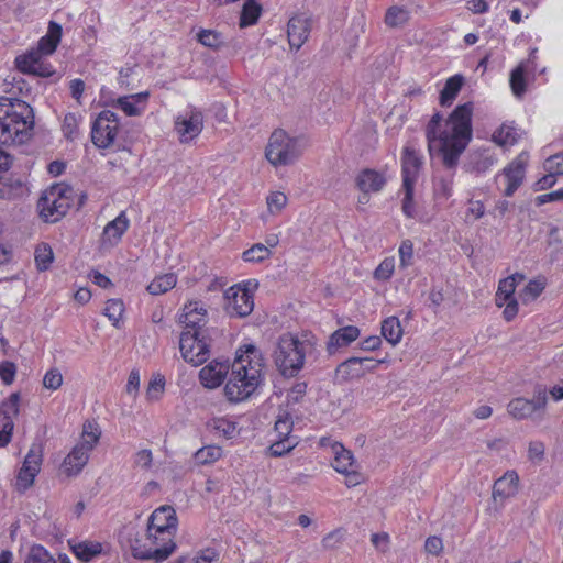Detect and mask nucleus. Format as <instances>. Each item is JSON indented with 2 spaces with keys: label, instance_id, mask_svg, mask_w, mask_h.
I'll return each mask as SVG.
<instances>
[{
  "label": "nucleus",
  "instance_id": "nucleus-1",
  "mask_svg": "<svg viewBox=\"0 0 563 563\" xmlns=\"http://www.w3.org/2000/svg\"><path fill=\"white\" fill-rule=\"evenodd\" d=\"M474 104L465 102L457 106L444 121L435 112L426 126V139L430 155L437 152L446 168H454L460 156L472 140V117Z\"/></svg>",
  "mask_w": 563,
  "mask_h": 563
},
{
  "label": "nucleus",
  "instance_id": "nucleus-2",
  "mask_svg": "<svg viewBox=\"0 0 563 563\" xmlns=\"http://www.w3.org/2000/svg\"><path fill=\"white\" fill-rule=\"evenodd\" d=\"M33 128L34 113L27 102L12 98L0 99V143L23 144L31 137Z\"/></svg>",
  "mask_w": 563,
  "mask_h": 563
},
{
  "label": "nucleus",
  "instance_id": "nucleus-3",
  "mask_svg": "<svg viewBox=\"0 0 563 563\" xmlns=\"http://www.w3.org/2000/svg\"><path fill=\"white\" fill-rule=\"evenodd\" d=\"M312 344L292 333L282 334L273 353L274 363L284 377H295L302 369L308 349Z\"/></svg>",
  "mask_w": 563,
  "mask_h": 563
},
{
  "label": "nucleus",
  "instance_id": "nucleus-4",
  "mask_svg": "<svg viewBox=\"0 0 563 563\" xmlns=\"http://www.w3.org/2000/svg\"><path fill=\"white\" fill-rule=\"evenodd\" d=\"M232 373L224 386V395L231 402L247 399L260 386L261 378L256 369L247 368L239 360L232 363Z\"/></svg>",
  "mask_w": 563,
  "mask_h": 563
},
{
  "label": "nucleus",
  "instance_id": "nucleus-5",
  "mask_svg": "<svg viewBox=\"0 0 563 563\" xmlns=\"http://www.w3.org/2000/svg\"><path fill=\"white\" fill-rule=\"evenodd\" d=\"M301 153L297 137H291L284 130H275L269 137L265 156L274 166H286L297 161Z\"/></svg>",
  "mask_w": 563,
  "mask_h": 563
},
{
  "label": "nucleus",
  "instance_id": "nucleus-6",
  "mask_svg": "<svg viewBox=\"0 0 563 563\" xmlns=\"http://www.w3.org/2000/svg\"><path fill=\"white\" fill-rule=\"evenodd\" d=\"M217 332H181L178 350L184 361L197 367L207 362L211 355L212 335Z\"/></svg>",
  "mask_w": 563,
  "mask_h": 563
},
{
  "label": "nucleus",
  "instance_id": "nucleus-7",
  "mask_svg": "<svg viewBox=\"0 0 563 563\" xmlns=\"http://www.w3.org/2000/svg\"><path fill=\"white\" fill-rule=\"evenodd\" d=\"M73 190L65 186H52L40 198L37 208L45 221L56 222L64 217L71 206Z\"/></svg>",
  "mask_w": 563,
  "mask_h": 563
},
{
  "label": "nucleus",
  "instance_id": "nucleus-8",
  "mask_svg": "<svg viewBox=\"0 0 563 563\" xmlns=\"http://www.w3.org/2000/svg\"><path fill=\"white\" fill-rule=\"evenodd\" d=\"M548 402L545 388L539 386L532 399L517 397L507 405L508 413L516 420L528 418L542 419Z\"/></svg>",
  "mask_w": 563,
  "mask_h": 563
},
{
  "label": "nucleus",
  "instance_id": "nucleus-9",
  "mask_svg": "<svg viewBox=\"0 0 563 563\" xmlns=\"http://www.w3.org/2000/svg\"><path fill=\"white\" fill-rule=\"evenodd\" d=\"M251 282L231 286L224 291V309L230 317L244 318L254 309V298L247 288Z\"/></svg>",
  "mask_w": 563,
  "mask_h": 563
},
{
  "label": "nucleus",
  "instance_id": "nucleus-10",
  "mask_svg": "<svg viewBox=\"0 0 563 563\" xmlns=\"http://www.w3.org/2000/svg\"><path fill=\"white\" fill-rule=\"evenodd\" d=\"M118 115L110 111L103 110L93 121L91 128V140L98 148H108L113 145L119 133Z\"/></svg>",
  "mask_w": 563,
  "mask_h": 563
},
{
  "label": "nucleus",
  "instance_id": "nucleus-11",
  "mask_svg": "<svg viewBox=\"0 0 563 563\" xmlns=\"http://www.w3.org/2000/svg\"><path fill=\"white\" fill-rule=\"evenodd\" d=\"M179 322L184 325L181 332H217V329L206 328L208 311L206 303L200 300H192L184 306Z\"/></svg>",
  "mask_w": 563,
  "mask_h": 563
},
{
  "label": "nucleus",
  "instance_id": "nucleus-12",
  "mask_svg": "<svg viewBox=\"0 0 563 563\" xmlns=\"http://www.w3.org/2000/svg\"><path fill=\"white\" fill-rule=\"evenodd\" d=\"M19 394L13 393L0 406V448L11 441L13 420L19 413Z\"/></svg>",
  "mask_w": 563,
  "mask_h": 563
},
{
  "label": "nucleus",
  "instance_id": "nucleus-13",
  "mask_svg": "<svg viewBox=\"0 0 563 563\" xmlns=\"http://www.w3.org/2000/svg\"><path fill=\"white\" fill-rule=\"evenodd\" d=\"M43 56L44 55H41L37 51H29L15 58V66L24 74L38 77H49L55 73V70L51 64L43 59Z\"/></svg>",
  "mask_w": 563,
  "mask_h": 563
},
{
  "label": "nucleus",
  "instance_id": "nucleus-14",
  "mask_svg": "<svg viewBox=\"0 0 563 563\" xmlns=\"http://www.w3.org/2000/svg\"><path fill=\"white\" fill-rule=\"evenodd\" d=\"M310 32V15L307 13H298L291 16L287 24V36L290 47L298 51L307 42Z\"/></svg>",
  "mask_w": 563,
  "mask_h": 563
},
{
  "label": "nucleus",
  "instance_id": "nucleus-15",
  "mask_svg": "<svg viewBox=\"0 0 563 563\" xmlns=\"http://www.w3.org/2000/svg\"><path fill=\"white\" fill-rule=\"evenodd\" d=\"M232 364L229 360H213L199 372V379L203 387L213 389L219 387L227 377Z\"/></svg>",
  "mask_w": 563,
  "mask_h": 563
},
{
  "label": "nucleus",
  "instance_id": "nucleus-16",
  "mask_svg": "<svg viewBox=\"0 0 563 563\" xmlns=\"http://www.w3.org/2000/svg\"><path fill=\"white\" fill-rule=\"evenodd\" d=\"M203 129L202 112L196 109L185 113L181 121L178 120V142L190 143L197 139Z\"/></svg>",
  "mask_w": 563,
  "mask_h": 563
},
{
  "label": "nucleus",
  "instance_id": "nucleus-17",
  "mask_svg": "<svg viewBox=\"0 0 563 563\" xmlns=\"http://www.w3.org/2000/svg\"><path fill=\"white\" fill-rule=\"evenodd\" d=\"M528 161L529 154L527 152H522L507 167L504 168V175L507 179L505 196L511 197L521 186L525 178Z\"/></svg>",
  "mask_w": 563,
  "mask_h": 563
},
{
  "label": "nucleus",
  "instance_id": "nucleus-18",
  "mask_svg": "<svg viewBox=\"0 0 563 563\" xmlns=\"http://www.w3.org/2000/svg\"><path fill=\"white\" fill-rule=\"evenodd\" d=\"M519 489V476L516 471H507L501 477L495 481L492 496L495 501L503 504L506 499L517 495Z\"/></svg>",
  "mask_w": 563,
  "mask_h": 563
},
{
  "label": "nucleus",
  "instance_id": "nucleus-19",
  "mask_svg": "<svg viewBox=\"0 0 563 563\" xmlns=\"http://www.w3.org/2000/svg\"><path fill=\"white\" fill-rule=\"evenodd\" d=\"M129 219L125 212H121L115 219L110 221L103 229L100 246L102 249H110L119 243L122 235L129 228Z\"/></svg>",
  "mask_w": 563,
  "mask_h": 563
},
{
  "label": "nucleus",
  "instance_id": "nucleus-20",
  "mask_svg": "<svg viewBox=\"0 0 563 563\" xmlns=\"http://www.w3.org/2000/svg\"><path fill=\"white\" fill-rule=\"evenodd\" d=\"M421 166L420 155L412 147L406 146L401 157L402 185L408 183L410 186H415Z\"/></svg>",
  "mask_w": 563,
  "mask_h": 563
},
{
  "label": "nucleus",
  "instance_id": "nucleus-21",
  "mask_svg": "<svg viewBox=\"0 0 563 563\" xmlns=\"http://www.w3.org/2000/svg\"><path fill=\"white\" fill-rule=\"evenodd\" d=\"M386 185L385 176L372 168H365L358 173L355 178L356 188L364 195L378 192Z\"/></svg>",
  "mask_w": 563,
  "mask_h": 563
},
{
  "label": "nucleus",
  "instance_id": "nucleus-22",
  "mask_svg": "<svg viewBox=\"0 0 563 563\" xmlns=\"http://www.w3.org/2000/svg\"><path fill=\"white\" fill-rule=\"evenodd\" d=\"M130 549L132 555L139 560H154L156 563L166 560L165 552L154 551L148 540H146V533L142 537L136 534L134 538H131Z\"/></svg>",
  "mask_w": 563,
  "mask_h": 563
},
{
  "label": "nucleus",
  "instance_id": "nucleus-23",
  "mask_svg": "<svg viewBox=\"0 0 563 563\" xmlns=\"http://www.w3.org/2000/svg\"><path fill=\"white\" fill-rule=\"evenodd\" d=\"M176 532L172 530H146V540L151 543L154 551H163L166 559L174 552Z\"/></svg>",
  "mask_w": 563,
  "mask_h": 563
},
{
  "label": "nucleus",
  "instance_id": "nucleus-24",
  "mask_svg": "<svg viewBox=\"0 0 563 563\" xmlns=\"http://www.w3.org/2000/svg\"><path fill=\"white\" fill-rule=\"evenodd\" d=\"M239 360L242 365H246L247 368L256 369L257 374L261 375L264 366L263 354L260 349L253 343H245L241 345L235 352V358ZM262 378V376H260Z\"/></svg>",
  "mask_w": 563,
  "mask_h": 563
},
{
  "label": "nucleus",
  "instance_id": "nucleus-25",
  "mask_svg": "<svg viewBox=\"0 0 563 563\" xmlns=\"http://www.w3.org/2000/svg\"><path fill=\"white\" fill-rule=\"evenodd\" d=\"M360 336V329L346 325L334 331L327 343L329 354H334L339 349L350 345Z\"/></svg>",
  "mask_w": 563,
  "mask_h": 563
},
{
  "label": "nucleus",
  "instance_id": "nucleus-26",
  "mask_svg": "<svg viewBox=\"0 0 563 563\" xmlns=\"http://www.w3.org/2000/svg\"><path fill=\"white\" fill-rule=\"evenodd\" d=\"M175 509L172 506H162L157 508L150 517L147 529L150 530H172L176 532Z\"/></svg>",
  "mask_w": 563,
  "mask_h": 563
},
{
  "label": "nucleus",
  "instance_id": "nucleus-27",
  "mask_svg": "<svg viewBox=\"0 0 563 563\" xmlns=\"http://www.w3.org/2000/svg\"><path fill=\"white\" fill-rule=\"evenodd\" d=\"M89 460V453L75 445L69 454L64 459L60 471L67 477L78 475Z\"/></svg>",
  "mask_w": 563,
  "mask_h": 563
},
{
  "label": "nucleus",
  "instance_id": "nucleus-28",
  "mask_svg": "<svg viewBox=\"0 0 563 563\" xmlns=\"http://www.w3.org/2000/svg\"><path fill=\"white\" fill-rule=\"evenodd\" d=\"M62 32L60 24L51 21L47 34L38 41L37 47L34 51L40 52L44 56L53 54L60 42Z\"/></svg>",
  "mask_w": 563,
  "mask_h": 563
},
{
  "label": "nucleus",
  "instance_id": "nucleus-29",
  "mask_svg": "<svg viewBox=\"0 0 563 563\" xmlns=\"http://www.w3.org/2000/svg\"><path fill=\"white\" fill-rule=\"evenodd\" d=\"M147 97L148 92L120 97L117 100V104L126 115L135 117L140 115L144 111Z\"/></svg>",
  "mask_w": 563,
  "mask_h": 563
},
{
  "label": "nucleus",
  "instance_id": "nucleus-30",
  "mask_svg": "<svg viewBox=\"0 0 563 563\" xmlns=\"http://www.w3.org/2000/svg\"><path fill=\"white\" fill-rule=\"evenodd\" d=\"M358 357H350L342 362L335 369V377L340 383L363 377V369L360 366Z\"/></svg>",
  "mask_w": 563,
  "mask_h": 563
},
{
  "label": "nucleus",
  "instance_id": "nucleus-31",
  "mask_svg": "<svg viewBox=\"0 0 563 563\" xmlns=\"http://www.w3.org/2000/svg\"><path fill=\"white\" fill-rule=\"evenodd\" d=\"M464 85V77L460 74L446 79L443 89L440 92V104L442 107L451 106Z\"/></svg>",
  "mask_w": 563,
  "mask_h": 563
},
{
  "label": "nucleus",
  "instance_id": "nucleus-32",
  "mask_svg": "<svg viewBox=\"0 0 563 563\" xmlns=\"http://www.w3.org/2000/svg\"><path fill=\"white\" fill-rule=\"evenodd\" d=\"M404 331L400 321L397 317L386 318L382 322V335L391 345H396L400 342Z\"/></svg>",
  "mask_w": 563,
  "mask_h": 563
},
{
  "label": "nucleus",
  "instance_id": "nucleus-33",
  "mask_svg": "<svg viewBox=\"0 0 563 563\" xmlns=\"http://www.w3.org/2000/svg\"><path fill=\"white\" fill-rule=\"evenodd\" d=\"M334 460L332 467L339 473H346L347 470L353 468L355 465L354 457L351 451L343 448L342 444L333 446Z\"/></svg>",
  "mask_w": 563,
  "mask_h": 563
},
{
  "label": "nucleus",
  "instance_id": "nucleus-34",
  "mask_svg": "<svg viewBox=\"0 0 563 563\" xmlns=\"http://www.w3.org/2000/svg\"><path fill=\"white\" fill-rule=\"evenodd\" d=\"M262 12V7L256 0H245L241 16H240V26L246 27L253 25L257 22Z\"/></svg>",
  "mask_w": 563,
  "mask_h": 563
},
{
  "label": "nucleus",
  "instance_id": "nucleus-35",
  "mask_svg": "<svg viewBox=\"0 0 563 563\" xmlns=\"http://www.w3.org/2000/svg\"><path fill=\"white\" fill-rule=\"evenodd\" d=\"M100 435L101 432L98 430L96 423L88 421L84 424L81 440L76 445L90 453L98 443Z\"/></svg>",
  "mask_w": 563,
  "mask_h": 563
},
{
  "label": "nucleus",
  "instance_id": "nucleus-36",
  "mask_svg": "<svg viewBox=\"0 0 563 563\" xmlns=\"http://www.w3.org/2000/svg\"><path fill=\"white\" fill-rule=\"evenodd\" d=\"M176 286V275L173 273L157 276L147 286V290L151 295H162L173 289Z\"/></svg>",
  "mask_w": 563,
  "mask_h": 563
},
{
  "label": "nucleus",
  "instance_id": "nucleus-37",
  "mask_svg": "<svg viewBox=\"0 0 563 563\" xmlns=\"http://www.w3.org/2000/svg\"><path fill=\"white\" fill-rule=\"evenodd\" d=\"M197 41L201 45L212 48V49H219L225 43L224 36L222 33L217 32L214 30H206V29H201L197 33Z\"/></svg>",
  "mask_w": 563,
  "mask_h": 563
},
{
  "label": "nucleus",
  "instance_id": "nucleus-38",
  "mask_svg": "<svg viewBox=\"0 0 563 563\" xmlns=\"http://www.w3.org/2000/svg\"><path fill=\"white\" fill-rule=\"evenodd\" d=\"M124 313V303L120 299H109L106 302L103 314L112 322L113 327L121 328V319Z\"/></svg>",
  "mask_w": 563,
  "mask_h": 563
},
{
  "label": "nucleus",
  "instance_id": "nucleus-39",
  "mask_svg": "<svg viewBox=\"0 0 563 563\" xmlns=\"http://www.w3.org/2000/svg\"><path fill=\"white\" fill-rule=\"evenodd\" d=\"M74 554L81 561L88 562L97 554H100L102 547L100 543L80 542L71 547Z\"/></svg>",
  "mask_w": 563,
  "mask_h": 563
},
{
  "label": "nucleus",
  "instance_id": "nucleus-40",
  "mask_svg": "<svg viewBox=\"0 0 563 563\" xmlns=\"http://www.w3.org/2000/svg\"><path fill=\"white\" fill-rule=\"evenodd\" d=\"M43 460V450L40 444H32L26 456L24 457L22 466L30 470L34 474H38Z\"/></svg>",
  "mask_w": 563,
  "mask_h": 563
},
{
  "label": "nucleus",
  "instance_id": "nucleus-41",
  "mask_svg": "<svg viewBox=\"0 0 563 563\" xmlns=\"http://www.w3.org/2000/svg\"><path fill=\"white\" fill-rule=\"evenodd\" d=\"M35 263L38 271L44 272L49 268L54 261V253L47 243L37 245L34 252Z\"/></svg>",
  "mask_w": 563,
  "mask_h": 563
},
{
  "label": "nucleus",
  "instance_id": "nucleus-42",
  "mask_svg": "<svg viewBox=\"0 0 563 563\" xmlns=\"http://www.w3.org/2000/svg\"><path fill=\"white\" fill-rule=\"evenodd\" d=\"M271 255L272 251L268 246L262 243H256L243 252L242 258L250 263H261Z\"/></svg>",
  "mask_w": 563,
  "mask_h": 563
},
{
  "label": "nucleus",
  "instance_id": "nucleus-43",
  "mask_svg": "<svg viewBox=\"0 0 563 563\" xmlns=\"http://www.w3.org/2000/svg\"><path fill=\"white\" fill-rule=\"evenodd\" d=\"M516 285L514 278H504L499 282L498 289L496 292V305L503 307L508 300L516 299L514 297Z\"/></svg>",
  "mask_w": 563,
  "mask_h": 563
},
{
  "label": "nucleus",
  "instance_id": "nucleus-44",
  "mask_svg": "<svg viewBox=\"0 0 563 563\" xmlns=\"http://www.w3.org/2000/svg\"><path fill=\"white\" fill-rule=\"evenodd\" d=\"M165 377L161 373L153 374L147 387H146V398L148 401L158 400L165 390Z\"/></svg>",
  "mask_w": 563,
  "mask_h": 563
},
{
  "label": "nucleus",
  "instance_id": "nucleus-45",
  "mask_svg": "<svg viewBox=\"0 0 563 563\" xmlns=\"http://www.w3.org/2000/svg\"><path fill=\"white\" fill-rule=\"evenodd\" d=\"M292 427L294 421L291 415L288 411H283L278 415L275 421L274 431L276 432L277 438L291 439L289 435L292 431Z\"/></svg>",
  "mask_w": 563,
  "mask_h": 563
},
{
  "label": "nucleus",
  "instance_id": "nucleus-46",
  "mask_svg": "<svg viewBox=\"0 0 563 563\" xmlns=\"http://www.w3.org/2000/svg\"><path fill=\"white\" fill-rule=\"evenodd\" d=\"M409 20V12L400 7H391L385 15V23L390 27H398L406 24Z\"/></svg>",
  "mask_w": 563,
  "mask_h": 563
},
{
  "label": "nucleus",
  "instance_id": "nucleus-47",
  "mask_svg": "<svg viewBox=\"0 0 563 563\" xmlns=\"http://www.w3.org/2000/svg\"><path fill=\"white\" fill-rule=\"evenodd\" d=\"M222 455V449L218 445H207L195 453L198 464H209L218 461Z\"/></svg>",
  "mask_w": 563,
  "mask_h": 563
},
{
  "label": "nucleus",
  "instance_id": "nucleus-48",
  "mask_svg": "<svg viewBox=\"0 0 563 563\" xmlns=\"http://www.w3.org/2000/svg\"><path fill=\"white\" fill-rule=\"evenodd\" d=\"M25 563H59V559L55 560L44 547L36 544L30 549Z\"/></svg>",
  "mask_w": 563,
  "mask_h": 563
},
{
  "label": "nucleus",
  "instance_id": "nucleus-49",
  "mask_svg": "<svg viewBox=\"0 0 563 563\" xmlns=\"http://www.w3.org/2000/svg\"><path fill=\"white\" fill-rule=\"evenodd\" d=\"M545 285L541 280H530L519 294L522 303L527 305L536 300L543 291Z\"/></svg>",
  "mask_w": 563,
  "mask_h": 563
},
{
  "label": "nucleus",
  "instance_id": "nucleus-50",
  "mask_svg": "<svg viewBox=\"0 0 563 563\" xmlns=\"http://www.w3.org/2000/svg\"><path fill=\"white\" fill-rule=\"evenodd\" d=\"M493 140L498 145H512L517 142L516 129L510 125L503 124L494 132Z\"/></svg>",
  "mask_w": 563,
  "mask_h": 563
},
{
  "label": "nucleus",
  "instance_id": "nucleus-51",
  "mask_svg": "<svg viewBox=\"0 0 563 563\" xmlns=\"http://www.w3.org/2000/svg\"><path fill=\"white\" fill-rule=\"evenodd\" d=\"M510 87L516 97H521L526 92L527 84L525 78V68L519 65L510 74Z\"/></svg>",
  "mask_w": 563,
  "mask_h": 563
},
{
  "label": "nucleus",
  "instance_id": "nucleus-52",
  "mask_svg": "<svg viewBox=\"0 0 563 563\" xmlns=\"http://www.w3.org/2000/svg\"><path fill=\"white\" fill-rule=\"evenodd\" d=\"M296 444L297 442L292 439L277 438L268 448V452L271 456L280 457L289 453L296 446Z\"/></svg>",
  "mask_w": 563,
  "mask_h": 563
},
{
  "label": "nucleus",
  "instance_id": "nucleus-53",
  "mask_svg": "<svg viewBox=\"0 0 563 563\" xmlns=\"http://www.w3.org/2000/svg\"><path fill=\"white\" fill-rule=\"evenodd\" d=\"M404 188V199H402V212L407 218H415L416 217V210H415V201H413V194H415V186H410L408 183L407 185H402Z\"/></svg>",
  "mask_w": 563,
  "mask_h": 563
},
{
  "label": "nucleus",
  "instance_id": "nucleus-54",
  "mask_svg": "<svg viewBox=\"0 0 563 563\" xmlns=\"http://www.w3.org/2000/svg\"><path fill=\"white\" fill-rule=\"evenodd\" d=\"M36 477V474L31 472L30 470H26L25 467L21 466L16 479H15V487L19 492H25L27 488H30L34 484V479Z\"/></svg>",
  "mask_w": 563,
  "mask_h": 563
},
{
  "label": "nucleus",
  "instance_id": "nucleus-55",
  "mask_svg": "<svg viewBox=\"0 0 563 563\" xmlns=\"http://www.w3.org/2000/svg\"><path fill=\"white\" fill-rule=\"evenodd\" d=\"M141 376L137 368H133L128 377L125 385V394L132 399H136L140 391Z\"/></svg>",
  "mask_w": 563,
  "mask_h": 563
},
{
  "label": "nucleus",
  "instance_id": "nucleus-56",
  "mask_svg": "<svg viewBox=\"0 0 563 563\" xmlns=\"http://www.w3.org/2000/svg\"><path fill=\"white\" fill-rule=\"evenodd\" d=\"M63 133L66 139L73 141L78 135V119L74 113H68L64 118Z\"/></svg>",
  "mask_w": 563,
  "mask_h": 563
},
{
  "label": "nucleus",
  "instance_id": "nucleus-57",
  "mask_svg": "<svg viewBox=\"0 0 563 563\" xmlns=\"http://www.w3.org/2000/svg\"><path fill=\"white\" fill-rule=\"evenodd\" d=\"M63 384V375L57 368H52L43 377V386L51 390H57Z\"/></svg>",
  "mask_w": 563,
  "mask_h": 563
},
{
  "label": "nucleus",
  "instance_id": "nucleus-58",
  "mask_svg": "<svg viewBox=\"0 0 563 563\" xmlns=\"http://www.w3.org/2000/svg\"><path fill=\"white\" fill-rule=\"evenodd\" d=\"M139 80V67L137 66H128L121 68L119 73V82L121 86L130 87L133 86L134 82Z\"/></svg>",
  "mask_w": 563,
  "mask_h": 563
},
{
  "label": "nucleus",
  "instance_id": "nucleus-59",
  "mask_svg": "<svg viewBox=\"0 0 563 563\" xmlns=\"http://www.w3.org/2000/svg\"><path fill=\"white\" fill-rule=\"evenodd\" d=\"M267 207L272 213L279 212L287 203V197L280 191L272 192L267 199Z\"/></svg>",
  "mask_w": 563,
  "mask_h": 563
},
{
  "label": "nucleus",
  "instance_id": "nucleus-60",
  "mask_svg": "<svg viewBox=\"0 0 563 563\" xmlns=\"http://www.w3.org/2000/svg\"><path fill=\"white\" fill-rule=\"evenodd\" d=\"M394 260L385 258L375 269L374 277L378 280H387L394 273Z\"/></svg>",
  "mask_w": 563,
  "mask_h": 563
},
{
  "label": "nucleus",
  "instance_id": "nucleus-61",
  "mask_svg": "<svg viewBox=\"0 0 563 563\" xmlns=\"http://www.w3.org/2000/svg\"><path fill=\"white\" fill-rule=\"evenodd\" d=\"M545 446L541 441H531L528 448V459L533 463H540L544 459Z\"/></svg>",
  "mask_w": 563,
  "mask_h": 563
},
{
  "label": "nucleus",
  "instance_id": "nucleus-62",
  "mask_svg": "<svg viewBox=\"0 0 563 563\" xmlns=\"http://www.w3.org/2000/svg\"><path fill=\"white\" fill-rule=\"evenodd\" d=\"M413 257V243L410 240H405L399 246V260L401 266L411 264Z\"/></svg>",
  "mask_w": 563,
  "mask_h": 563
},
{
  "label": "nucleus",
  "instance_id": "nucleus-63",
  "mask_svg": "<svg viewBox=\"0 0 563 563\" xmlns=\"http://www.w3.org/2000/svg\"><path fill=\"white\" fill-rule=\"evenodd\" d=\"M545 168L555 175H563V154H555L547 159Z\"/></svg>",
  "mask_w": 563,
  "mask_h": 563
},
{
  "label": "nucleus",
  "instance_id": "nucleus-64",
  "mask_svg": "<svg viewBox=\"0 0 563 563\" xmlns=\"http://www.w3.org/2000/svg\"><path fill=\"white\" fill-rule=\"evenodd\" d=\"M218 553L213 549H205L197 556L192 558L189 563H213L218 561Z\"/></svg>",
  "mask_w": 563,
  "mask_h": 563
}]
</instances>
